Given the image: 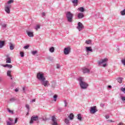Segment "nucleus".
Masks as SVG:
<instances>
[{"label":"nucleus","mask_w":125,"mask_h":125,"mask_svg":"<svg viewBox=\"0 0 125 125\" xmlns=\"http://www.w3.org/2000/svg\"><path fill=\"white\" fill-rule=\"evenodd\" d=\"M37 79L40 81L41 84L44 85L45 87H48L49 85H50L49 82L47 80H46L45 77H44V74L42 72H39L37 73Z\"/></svg>","instance_id":"nucleus-1"},{"label":"nucleus","mask_w":125,"mask_h":125,"mask_svg":"<svg viewBox=\"0 0 125 125\" xmlns=\"http://www.w3.org/2000/svg\"><path fill=\"white\" fill-rule=\"evenodd\" d=\"M78 82H79V84L80 85V87L82 89H86L87 87L88 86V84L86 83V82H84L83 80V78L79 77L77 79Z\"/></svg>","instance_id":"nucleus-2"},{"label":"nucleus","mask_w":125,"mask_h":125,"mask_svg":"<svg viewBox=\"0 0 125 125\" xmlns=\"http://www.w3.org/2000/svg\"><path fill=\"white\" fill-rule=\"evenodd\" d=\"M107 61H108V59L104 58V59H102L98 61V64L99 66H101L102 67H106V66H107Z\"/></svg>","instance_id":"nucleus-3"},{"label":"nucleus","mask_w":125,"mask_h":125,"mask_svg":"<svg viewBox=\"0 0 125 125\" xmlns=\"http://www.w3.org/2000/svg\"><path fill=\"white\" fill-rule=\"evenodd\" d=\"M66 17L68 22L71 23L73 21V17H74V14L71 13V12L68 11L66 13Z\"/></svg>","instance_id":"nucleus-4"},{"label":"nucleus","mask_w":125,"mask_h":125,"mask_svg":"<svg viewBox=\"0 0 125 125\" xmlns=\"http://www.w3.org/2000/svg\"><path fill=\"white\" fill-rule=\"evenodd\" d=\"M12 5H6L5 6L4 10L8 14L10 13V9L11 8Z\"/></svg>","instance_id":"nucleus-5"},{"label":"nucleus","mask_w":125,"mask_h":125,"mask_svg":"<svg viewBox=\"0 0 125 125\" xmlns=\"http://www.w3.org/2000/svg\"><path fill=\"white\" fill-rule=\"evenodd\" d=\"M83 28H84V26H83V24L81 22H79L78 23V26L77 27V29L79 31V32H81Z\"/></svg>","instance_id":"nucleus-6"},{"label":"nucleus","mask_w":125,"mask_h":125,"mask_svg":"<svg viewBox=\"0 0 125 125\" xmlns=\"http://www.w3.org/2000/svg\"><path fill=\"white\" fill-rule=\"evenodd\" d=\"M70 51H71V48L70 47H67L64 49L63 53L65 55H68L69 54Z\"/></svg>","instance_id":"nucleus-7"},{"label":"nucleus","mask_w":125,"mask_h":125,"mask_svg":"<svg viewBox=\"0 0 125 125\" xmlns=\"http://www.w3.org/2000/svg\"><path fill=\"white\" fill-rule=\"evenodd\" d=\"M97 109H96V106H94L90 107V113L91 114H95L97 112Z\"/></svg>","instance_id":"nucleus-8"},{"label":"nucleus","mask_w":125,"mask_h":125,"mask_svg":"<svg viewBox=\"0 0 125 125\" xmlns=\"http://www.w3.org/2000/svg\"><path fill=\"white\" fill-rule=\"evenodd\" d=\"M52 125H58V123H57V120L56 118L53 116L52 117Z\"/></svg>","instance_id":"nucleus-9"},{"label":"nucleus","mask_w":125,"mask_h":125,"mask_svg":"<svg viewBox=\"0 0 125 125\" xmlns=\"http://www.w3.org/2000/svg\"><path fill=\"white\" fill-rule=\"evenodd\" d=\"M39 120V117L38 116H32L31 118V121L30 122V124H33L34 121H38Z\"/></svg>","instance_id":"nucleus-10"},{"label":"nucleus","mask_w":125,"mask_h":125,"mask_svg":"<svg viewBox=\"0 0 125 125\" xmlns=\"http://www.w3.org/2000/svg\"><path fill=\"white\" fill-rule=\"evenodd\" d=\"M8 120L7 121V125H13V119L11 118H8Z\"/></svg>","instance_id":"nucleus-11"},{"label":"nucleus","mask_w":125,"mask_h":125,"mask_svg":"<svg viewBox=\"0 0 125 125\" xmlns=\"http://www.w3.org/2000/svg\"><path fill=\"white\" fill-rule=\"evenodd\" d=\"M85 50L87 52H93V50H92V48L91 46H86L85 47Z\"/></svg>","instance_id":"nucleus-12"},{"label":"nucleus","mask_w":125,"mask_h":125,"mask_svg":"<svg viewBox=\"0 0 125 125\" xmlns=\"http://www.w3.org/2000/svg\"><path fill=\"white\" fill-rule=\"evenodd\" d=\"M77 17L79 19H83L84 17V15L83 13H79L77 15Z\"/></svg>","instance_id":"nucleus-13"},{"label":"nucleus","mask_w":125,"mask_h":125,"mask_svg":"<svg viewBox=\"0 0 125 125\" xmlns=\"http://www.w3.org/2000/svg\"><path fill=\"white\" fill-rule=\"evenodd\" d=\"M83 74H86V73H89V72H90V70H89V69L84 67L83 68Z\"/></svg>","instance_id":"nucleus-14"},{"label":"nucleus","mask_w":125,"mask_h":125,"mask_svg":"<svg viewBox=\"0 0 125 125\" xmlns=\"http://www.w3.org/2000/svg\"><path fill=\"white\" fill-rule=\"evenodd\" d=\"M7 76L9 77V78H10L11 80H13V78H12V75H11V70H8L7 71Z\"/></svg>","instance_id":"nucleus-15"},{"label":"nucleus","mask_w":125,"mask_h":125,"mask_svg":"<svg viewBox=\"0 0 125 125\" xmlns=\"http://www.w3.org/2000/svg\"><path fill=\"white\" fill-rule=\"evenodd\" d=\"M26 33L30 38H33L34 37V33L30 31H26Z\"/></svg>","instance_id":"nucleus-16"},{"label":"nucleus","mask_w":125,"mask_h":125,"mask_svg":"<svg viewBox=\"0 0 125 125\" xmlns=\"http://www.w3.org/2000/svg\"><path fill=\"white\" fill-rule=\"evenodd\" d=\"M118 83H123V80H124V78L123 77H118L116 79Z\"/></svg>","instance_id":"nucleus-17"},{"label":"nucleus","mask_w":125,"mask_h":125,"mask_svg":"<svg viewBox=\"0 0 125 125\" xmlns=\"http://www.w3.org/2000/svg\"><path fill=\"white\" fill-rule=\"evenodd\" d=\"M5 44V42L4 41H0V48H2V47H3Z\"/></svg>","instance_id":"nucleus-18"},{"label":"nucleus","mask_w":125,"mask_h":125,"mask_svg":"<svg viewBox=\"0 0 125 125\" xmlns=\"http://www.w3.org/2000/svg\"><path fill=\"white\" fill-rule=\"evenodd\" d=\"M9 44H10V49L11 50H13V49H14V47H15V45H14V44L11 42H10Z\"/></svg>","instance_id":"nucleus-19"},{"label":"nucleus","mask_w":125,"mask_h":125,"mask_svg":"<svg viewBox=\"0 0 125 125\" xmlns=\"http://www.w3.org/2000/svg\"><path fill=\"white\" fill-rule=\"evenodd\" d=\"M78 10H79L80 12H84V8L83 7H79L78 8Z\"/></svg>","instance_id":"nucleus-20"},{"label":"nucleus","mask_w":125,"mask_h":125,"mask_svg":"<svg viewBox=\"0 0 125 125\" xmlns=\"http://www.w3.org/2000/svg\"><path fill=\"white\" fill-rule=\"evenodd\" d=\"M14 2V0H9V1H7V3L8 5H11V4H10L13 3Z\"/></svg>","instance_id":"nucleus-21"},{"label":"nucleus","mask_w":125,"mask_h":125,"mask_svg":"<svg viewBox=\"0 0 125 125\" xmlns=\"http://www.w3.org/2000/svg\"><path fill=\"white\" fill-rule=\"evenodd\" d=\"M69 119L72 120L74 119V114L73 113H70V115L68 116Z\"/></svg>","instance_id":"nucleus-22"},{"label":"nucleus","mask_w":125,"mask_h":125,"mask_svg":"<svg viewBox=\"0 0 125 125\" xmlns=\"http://www.w3.org/2000/svg\"><path fill=\"white\" fill-rule=\"evenodd\" d=\"M6 63H11V59L9 57L7 58Z\"/></svg>","instance_id":"nucleus-23"},{"label":"nucleus","mask_w":125,"mask_h":125,"mask_svg":"<svg viewBox=\"0 0 125 125\" xmlns=\"http://www.w3.org/2000/svg\"><path fill=\"white\" fill-rule=\"evenodd\" d=\"M3 67H7L8 68H12V65L6 64L5 65H3Z\"/></svg>","instance_id":"nucleus-24"},{"label":"nucleus","mask_w":125,"mask_h":125,"mask_svg":"<svg viewBox=\"0 0 125 125\" xmlns=\"http://www.w3.org/2000/svg\"><path fill=\"white\" fill-rule=\"evenodd\" d=\"M49 51L51 53H53V52H54V47H51V48H50Z\"/></svg>","instance_id":"nucleus-25"},{"label":"nucleus","mask_w":125,"mask_h":125,"mask_svg":"<svg viewBox=\"0 0 125 125\" xmlns=\"http://www.w3.org/2000/svg\"><path fill=\"white\" fill-rule=\"evenodd\" d=\"M72 2L73 3V4H74V5H76L78 4V0H73Z\"/></svg>","instance_id":"nucleus-26"},{"label":"nucleus","mask_w":125,"mask_h":125,"mask_svg":"<svg viewBox=\"0 0 125 125\" xmlns=\"http://www.w3.org/2000/svg\"><path fill=\"white\" fill-rule=\"evenodd\" d=\"M91 42H92L91 40H88L85 41V43H86L87 44H91Z\"/></svg>","instance_id":"nucleus-27"},{"label":"nucleus","mask_w":125,"mask_h":125,"mask_svg":"<svg viewBox=\"0 0 125 125\" xmlns=\"http://www.w3.org/2000/svg\"><path fill=\"white\" fill-rule=\"evenodd\" d=\"M57 97H58L57 95H54L53 99H54V101H55V102H56V101L57 100Z\"/></svg>","instance_id":"nucleus-28"},{"label":"nucleus","mask_w":125,"mask_h":125,"mask_svg":"<svg viewBox=\"0 0 125 125\" xmlns=\"http://www.w3.org/2000/svg\"><path fill=\"white\" fill-rule=\"evenodd\" d=\"M77 119L78 120H80V121H82V115L81 114H78Z\"/></svg>","instance_id":"nucleus-29"},{"label":"nucleus","mask_w":125,"mask_h":125,"mask_svg":"<svg viewBox=\"0 0 125 125\" xmlns=\"http://www.w3.org/2000/svg\"><path fill=\"white\" fill-rule=\"evenodd\" d=\"M120 13L121 15H122L123 16H124V15H125V9H124V10L121 11Z\"/></svg>","instance_id":"nucleus-30"},{"label":"nucleus","mask_w":125,"mask_h":125,"mask_svg":"<svg viewBox=\"0 0 125 125\" xmlns=\"http://www.w3.org/2000/svg\"><path fill=\"white\" fill-rule=\"evenodd\" d=\"M69 119L65 118L64 120V123H65V124H66L67 125H69Z\"/></svg>","instance_id":"nucleus-31"},{"label":"nucleus","mask_w":125,"mask_h":125,"mask_svg":"<svg viewBox=\"0 0 125 125\" xmlns=\"http://www.w3.org/2000/svg\"><path fill=\"white\" fill-rule=\"evenodd\" d=\"M31 53L32 55H35L36 54H37V53H38V51H33L31 52Z\"/></svg>","instance_id":"nucleus-32"},{"label":"nucleus","mask_w":125,"mask_h":125,"mask_svg":"<svg viewBox=\"0 0 125 125\" xmlns=\"http://www.w3.org/2000/svg\"><path fill=\"white\" fill-rule=\"evenodd\" d=\"M25 107L27 109L28 112H29V111H30V105L29 104H25Z\"/></svg>","instance_id":"nucleus-33"},{"label":"nucleus","mask_w":125,"mask_h":125,"mask_svg":"<svg viewBox=\"0 0 125 125\" xmlns=\"http://www.w3.org/2000/svg\"><path fill=\"white\" fill-rule=\"evenodd\" d=\"M40 28H41V26H40V25H36V26L35 27V30H36V31H38V29H40Z\"/></svg>","instance_id":"nucleus-34"},{"label":"nucleus","mask_w":125,"mask_h":125,"mask_svg":"<svg viewBox=\"0 0 125 125\" xmlns=\"http://www.w3.org/2000/svg\"><path fill=\"white\" fill-rule=\"evenodd\" d=\"M121 62L122 64L125 66V59L122 60Z\"/></svg>","instance_id":"nucleus-35"},{"label":"nucleus","mask_w":125,"mask_h":125,"mask_svg":"<svg viewBox=\"0 0 125 125\" xmlns=\"http://www.w3.org/2000/svg\"><path fill=\"white\" fill-rule=\"evenodd\" d=\"M64 107H66L68 105V103H67V101L64 100Z\"/></svg>","instance_id":"nucleus-36"},{"label":"nucleus","mask_w":125,"mask_h":125,"mask_svg":"<svg viewBox=\"0 0 125 125\" xmlns=\"http://www.w3.org/2000/svg\"><path fill=\"white\" fill-rule=\"evenodd\" d=\"M29 47H30V45H27L24 46L23 47V48H24V49H28V48H29Z\"/></svg>","instance_id":"nucleus-37"},{"label":"nucleus","mask_w":125,"mask_h":125,"mask_svg":"<svg viewBox=\"0 0 125 125\" xmlns=\"http://www.w3.org/2000/svg\"><path fill=\"white\" fill-rule=\"evenodd\" d=\"M20 54L21 57H24V52H21Z\"/></svg>","instance_id":"nucleus-38"},{"label":"nucleus","mask_w":125,"mask_h":125,"mask_svg":"<svg viewBox=\"0 0 125 125\" xmlns=\"http://www.w3.org/2000/svg\"><path fill=\"white\" fill-rule=\"evenodd\" d=\"M7 111L9 113H10V114H13V111L10 110L9 108H7Z\"/></svg>","instance_id":"nucleus-39"},{"label":"nucleus","mask_w":125,"mask_h":125,"mask_svg":"<svg viewBox=\"0 0 125 125\" xmlns=\"http://www.w3.org/2000/svg\"><path fill=\"white\" fill-rule=\"evenodd\" d=\"M121 98L122 101H124V102H125V97L121 96Z\"/></svg>","instance_id":"nucleus-40"},{"label":"nucleus","mask_w":125,"mask_h":125,"mask_svg":"<svg viewBox=\"0 0 125 125\" xmlns=\"http://www.w3.org/2000/svg\"><path fill=\"white\" fill-rule=\"evenodd\" d=\"M121 90L122 91H123V92H124V93H125V88L122 87L121 88Z\"/></svg>","instance_id":"nucleus-41"},{"label":"nucleus","mask_w":125,"mask_h":125,"mask_svg":"<svg viewBox=\"0 0 125 125\" xmlns=\"http://www.w3.org/2000/svg\"><path fill=\"white\" fill-rule=\"evenodd\" d=\"M10 101H11V102H14V101H15V99L12 98L10 100Z\"/></svg>","instance_id":"nucleus-42"},{"label":"nucleus","mask_w":125,"mask_h":125,"mask_svg":"<svg viewBox=\"0 0 125 125\" xmlns=\"http://www.w3.org/2000/svg\"><path fill=\"white\" fill-rule=\"evenodd\" d=\"M56 66H57V69H60V67H61V66H60V65H59V64H57L56 65Z\"/></svg>","instance_id":"nucleus-43"},{"label":"nucleus","mask_w":125,"mask_h":125,"mask_svg":"<svg viewBox=\"0 0 125 125\" xmlns=\"http://www.w3.org/2000/svg\"><path fill=\"white\" fill-rule=\"evenodd\" d=\"M17 122H18V118H16L14 124H17Z\"/></svg>","instance_id":"nucleus-44"},{"label":"nucleus","mask_w":125,"mask_h":125,"mask_svg":"<svg viewBox=\"0 0 125 125\" xmlns=\"http://www.w3.org/2000/svg\"><path fill=\"white\" fill-rule=\"evenodd\" d=\"M2 27L3 28H6V24H3V25H2Z\"/></svg>","instance_id":"nucleus-45"},{"label":"nucleus","mask_w":125,"mask_h":125,"mask_svg":"<svg viewBox=\"0 0 125 125\" xmlns=\"http://www.w3.org/2000/svg\"><path fill=\"white\" fill-rule=\"evenodd\" d=\"M105 117L106 120H108V119L110 118V116H109V115H106Z\"/></svg>","instance_id":"nucleus-46"},{"label":"nucleus","mask_w":125,"mask_h":125,"mask_svg":"<svg viewBox=\"0 0 125 125\" xmlns=\"http://www.w3.org/2000/svg\"><path fill=\"white\" fill-rule=\"evenodd\" d=\"M100 106H101V107H104V104L101 103V104H100Z\"/></svg>","instance_id":"nucleus-47"},{"label":"nucleus","mask_w":125,"mask_h":125,"mask_svg":"<svg viewBox=\"0 0 125 125\" xmlns=\"http://www.w3.org/2000/svg\"><path fill=\"white\" fill-rule=\"evenodd\" d=\"M42 16L43 17V16H45V13L43 12L42 13Z\"/></svg>","instance_id":"nucleus-48"},{"label":"nucleus","mask_w":125,"mask_h":125,"mask_svg":"<svg viewBox=\"0 0 125 125\" xmlns=\"http://www.w3.org/2000/svg\"><path fill=\"white\" fill-rule=\"evenodd\" d=\"M42 121H47V119H46V118H42Z\"/></svg>","instance_id":"nucleus-49"},{"label":"nucleus","mask_w":125,"mask_h":125,"mask_svg":"<svg viewBox=\"0 0 125 125\" xmlns=\"http://www.w3.org/2000/svg\"><path fill=\"white\" fill-rule=\"evenodd\" d=\"M118 125H124V123L121 122Z\"/></svg>","instance_id":"nucleus-50"},{"label":"nucleus","mask_w":125,"mask_h":125,"mask_svg":"<svg viewBox=\"0 0 125 125\" xmlns=\"http://www.w3.org/2000/svg\"><path fill=\"white\" fill-rule=\"evenodd\" d=\"M108 122H110V123H113V121L112 120H107Z\"/></svg>","instance_id":"nucleus-51"},{"label":"nucleus","mask_w":125,"mask_h":125,"mask_svg":"<svg viewBox=\"0 0 125 125\" xmlns=\"http://www.w3.org/2000/svg\"><path fill=\"white\" fill-rule=\"evenodd\" d=\"M18 88H16L15 89V91H16V92H17V91H18Z\"/></svg>","instance_id":"nucleus-52"},{"label":"nucleus","mask_w":125,"mask_h":125,"mask_svg":"<svg viewBox=\"0 0 125 125\" xmlns=\"http://www.w3.org/2000/svg\"><path fill=\"white\" fill-rule=\"evenodd\" d=\"M32 102H36V99L32 100Z\"/></svg>","instance_id":"nucleus-53"},{"label":"nucleus","mask_w":125,"mask_h":125,"mask_svg":"<svg viewBox=\"0 0 125 125\" xmlns=\"http://www.w3.org/2000/svg\"><path fill=\"white\" fill-rule=\"evenodd\" d=\"M108 88H112V86L108 85Z\"/></svg>","instance_id":"nucleus-54"},{"label":"nucleus","mask_w":125,"mask_h":125,"mask_svg":"<svg viewBox=\"0 0 125 125\" xmlns=\"http://www.w3.org/2000/svg\"><path fill=\"white\" fill-rule=\"evenodd\" d=\"M22 89H23L24 92H25V87H23Z\"/></svg>","instance_id":"nucleus-55"},{"label":"nucleus","mask_w":125,"mask_h":125,"mask_svg":"<svg viewBox=\"0 0 125 125\" xmlns=\"http://www.w3.org/2000/svg\"><path fill=\"white\" fill-rule=\"evenodd\" d=\"M59 110H62V109H61V108H59Z\"/></svg>","instance_id":"nucleus-56"},{"label":"nucleus","mask_w":125,"mask_h":125,"mask_svg":"<svg viewBox=\"0 0 125 125\" xmlns=\"http://www.w3.org/2000/svg\"><path fill=\"white\" fill-rule=\"evenodd\" d=\"M52 86V87H54V86Z\"/></svg>","instance_id":"nucleus-57"},{"label":"nucleus","mask_w":125,"mask_h":125,"mask_svg":"<svg viewBox=\"0 0 125 125\" xmlns=\"http://www.w3.org/2000/svg\"><path fill=\"white\" fill-rule=\"evenodd\" d=\"M1 78H0V80L1 79Z\"/></svg>","instance_id":"nucleus-58"}]
</instances>
